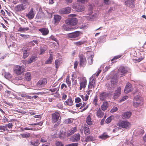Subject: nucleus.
<instances>
[{
  "label": "nucleus",
  "mask_w": 146,
  "mask_h": 146,
  "mask_svg": "<svg viewBox=\"0 0 146 146\" xmlns=\"http://www.w3.org/2000/svg\"><path fill=\"white\" fill-rule=\"evenodd\" d=\"M25 7L22 4H21L16 6L15 8V10L17 11H20L24 10Z\"/></svg>",
  "instance_id": "17"
},
{
  "label": "nucleus",
  "mask_w": 146,
  "mask_h": 146,
  "mask_svg": "<svg viewBox=\"0 0 146 146\" xmlns=\"http://www.w3.org/2000/svg\"><path fill=\"white\" fill-rule=\"evenodd\" d=\"M80 134L78 133L72 136L70 139L72 142H77L80 140Z\"/></svg>",
  "instance_id": "8"
},
{
  "label": "nucleus",
  "mask_w": 146,
  "mask_h": 146,
  "mask_svg": "<svg viewBox=\"0 0 146 146\" xmlns=\"http://www.w3.org/2000/svg\"><path fill=\"white\" fill-rule=\"evenodd\" d=\"M49 39L50 40H52L55 41L56 42H57V40L56 38L53 35H51L49 37Z\"/></svg>",
  "instance_id": "54"
},
{
  "label": "nucleus",
  "mask_w": 146,
  "mask_h": 146,
  "mask_svg": "<svg viewBox=\"0 0 146 146\" xmlns=\"http://www.w3.org/2000/svg\"><path fill=\"white\" fill-rule=\"evenodd\" d=\"M117 81L116 79L112 78L111 81V83L108 87L109 90H113L117 84Z\"/></svg>",
  "instance_id": "7"
},
{
  "label": "nucleus",
  "mask_w": 146,
  "mask_h": 146,
  "mask_svg": "<svg viewBox=\"0 0 146 146\" xmlns=\"http://www.w3.org/2000/svg\"><path fill=\"white\" fill-rule=\"evenodd\" d=\"M118 72L119 73H121V75H124L127 72L126 70H125V67L123 66H120L119 69H118ZM122 76H121L120 77H122Z\"/></svg>",
  "instance_id": "21"
},
{
  "label": "nucleus",
  "mask_w": 146,
  "mask_h": 146,
  "mask_svg": "<svg viewBox=\"0 0 146 146\" xmlns=\"http://www.w3.org/2000/svg\"><path fill=\"white\" fill-rule=\"evenodd\" d=\"M64 104L66 106H72L73 104V102L72 100V98L70 97L67 100L65 101L64 103Z\"/></svg>",
  "instance_id": "27"
},
{
  "label": "nucleus",
  "mask_w": 146,
  "mask_h": 146,
  "mask_svg": "<svg viewBox=\"0 0 146 146\" xmlns=\"http://www.w3.org/2000/svg\"><path fill=\"white\" fill-rule=\"evenodd\" d=\"M109 106V104L107 102H104L102 105L101 106L102 109L103 111H105L106 110Z\"/></svg>",
  "instance_id": "26"
},
{
  "label": "nucleus",
  "mask_w": 146,
  "mask_h": 146,
  "mask_svg": "<svg viewBox=\"0 0 146 146\" xmlns=\"http://www.w3.org/2000/svg\"><path fill=\"white\" fill-rule=\"evenodd\" d=\"M121 56L120 55H119L116 56H115L111 60V61H112L115 60L117 59L118 58H120L121 57Z\"/></svg>",
  "instance_id": "61"
},
{
  "label": "nucleus",
  "mask_w": 146,
  "mask_h": 146,
  "mask_svg": "<svg viewBox=\"0 0 146 146\" xmlns=\"http://www.w3.org/2000/svg\"><path fill=\"white\" fill-rule=\"evenodd\" d=\"M80 96L83 100L85 101H87L89 98V96L87 94H86L85 96H83V95H80Z\"/></svg>",
  "instance_id": "46"
},
{
  "label": "nucleus",
  "mask_w": 146,
  "mask_h": 146,
  "mask_svg": "<svg viewBox=\"0 0 146 146\" xmlns=\"http://www.w3.org/2000/svg\"><path fill=\"white\" fill-rule=\"evenodd\" d=\"M23 53V57L24 59L27 57L29 54V52Z\"/></svg>",
  "instance_id": "63"
},
{
  "label": "nucleus",
  "mask_w": 146,
  "mask_h": 146,
  "mask_svg": "<svg viewBox=\"0 0 146 146\" xmlns=\"http://www.w3.org/2000/svg\"><path fill=\"white\" fill-rule=\"evenodd\" d=\"M131 115V112H126L124 113L122 115V117L124 119H127L129 118Z\"/></svg>",
  "instance_id": "22"
},
{
  "label": "nucleus",
  "mask_w": 146,
  "mask_h": 146,
  "mask_svg": "<svg viewBox=\"0 0 146 146\" xmlns=\"http://www.w3.org/2000/svg\"><path fill=\"white\" fill-rule=\"evenodd\" d=\"M29 0H19V1L20 2L24 4H28L29 3Z\"/></svg>",
  "instance_id": "62"
},
{
  "label": "nucleus",
  "mask_w": 146,
  "mask_h": 146,
  "mask_svg": "<svg viewBox=\"0 0 146 146\" xmlns=\"http://www.w3.org/2000/svg\"><path fill=\"white\" fill-rule=\"evenodd\" d=\"M86 42L84 40H80L74 42V44L76 46H80L82 44H84Z\"/></svg>",
  "instance_id": "34"
},
{
  "label": "nucleus",
  "mask_w": 146,
  "mask_h": 146,
  "mask_svg": "<svg viewBox=\"0 0 146 146\" xmlns=\"http://www.w3.org/2000/svg\"><path fill=\"white\" fill-rule=\"evenodd\" d=\"M86 54L88 55H90L88 58V62L90 65H92L93 64V58L94 56V54L92 51H88L86 52Z\"/></svg>",
  "instance_id": "10"
},
{
  "label": "nucleus",
  "mask_w": 146,
  "mask_h": 146,
  "mask_svg": "<svg viewBox=\"0 0 146 146\" xmlns=\"http://www.w3.org/2000/svg\"><path fill=\"white\" fill-rule=\"evenodd\" d=\"M60 116L59 113L57 111H56L52 114V121L53 123H55L57 122Z\"/></svg>",
  "instance_id": "11"
},
{
  "label": "nucleus",
  "mask_w": 146,
  "mask_h": 146,
  "mask_svg": "<svg viewBox=\"0 0 146 146\" xmlns=\"http://www.w3.org/2000/svg\"><path fill=\"white\" fill-rule=\"evenodd\" d=\"M96 78H94L92 80H90L88 86L89 89L94 88L96 86Z\"/></svg>",
  "instance_id": "16"
},
{
  "label": "nucleus",
  "mask_w": 146,
  "mask_h": 146,
  "mask_svg": "<svg viewBox=\"0 0 146 146\" xmlns=\"http://www.w3.org/2000/svg\"><path fill=\"white\" fill-rule=\"evenodd\" d=\"M8 128H9V123L6 124L5 126H0V129L1 130L4 131H7V132L9 131Z\"/></svg>",
  "instance_id": "32"
},
{
  "label": "nucleus",
  "mask_w": 146,
  "mask_h": 146,
  "mask_svg": "<svg viewBox=\"0 0 146 146\" xmlns=\"http://www.w3.org/2000/svg\"><path fill=\"white\" fill-rule=\"evenodd\" d=\"M82 34L81 32L76 31L74 32L67 34V37L68 38L74 39L78 37L81 34Z\"/></svg>",
  "instance_id": "3"
},
{
  "label": "nucleus",
  "mask_w": 146,
  "mask_h": 146,
  "mask_svg": "<svg viewBox=\"0 0 146 146\" xmlns=\"http://www.w3.org/2000/svg\"><path fill=\"white\" fill-rule=\"evenodd\" d=\"M79 59V65L80 67H84L87 63V61L86 57L82 54L78 56Z\"/></svg>",
  "instance_id": "2"
},
{
  "label": "nucleus",
  "mask_w": 146,
  "mask_h": 146,
  "mask_svg": "<svg viewBox=\"0 0 146 146\" xmlns=\"http://www.w3.org/2000/svg\"><path fill=\"white\" fill-rule=\"evenodd\" d=\"M87 80L85 77L83 78L80 82V90H81L82 88H86L87 84Z\"/></svg>",
  "instance_id": "12"
},
{
  "label": "nucleus",
  "mask_w": 146,
  "mask_h": 146,
  "mask_svg": "<svg viewBox=\"0 0 146 146\" xmlns=\"http://www.w3.org/2000/svg\"><path fill=\"white\" fill-rule=\"evenodd\" d=\"M81 101V99L78 97L76 98L75 99V102L76 103H78Z\"/></svg>",
  "instance_id": "58"
},
{
  "label": "nucleus",
  "mask_w": 146,
  "mask_h": 146,
  "mask_svg": "<svg viewBox=\"0 0 146 146\" xmlns=\"http://www.w3.org/2000/svg\"><path fill=\"white\" fill-rule=\"evenodd\" d=\"M128 98V97L127 96H125L123 97L119 101L120 102H121L125 100Z\"/></svg>",
  "instance_id": "51"
},
{
  "label": "nucleus",
  "mask_w": 146,
  "mask_h": 146,
  "mask_svg": "<svg viewBox=\"0 0 146 146\" xmlns=\"http://www.w3.org/2000/svg\"><path fill=\"white\" fill-rule=\"evenodd\" d=\"M109 93L106 92H103L99 95V98L101 100L104 101L106 100L109 97Z\"/></svg>",
  "instance_id": "9"
},
{
  "label": "nucleus",
  "mask_w": 146,
  "mask_h": 146,
  "mask_svg": "<svg viewBox=\"0 0 146 146\" xmlns=\"http://www.w3.org/2000/svg\"><path fill=\"white\" fill-rule=\"evenodd\" d=\"M117 125L123 128L127 129L130 127V123L127 120H120L118 122Z\"/></svg>",
  "instance_id": "1"
},
{
  "label": "nucleus",
  "mask_w": 146,
  "mask_h": 146,
  "mask_svg": "<svg viewBox=\"0 0 146 146\" xmlns=\"http://www.w3.org/2000/svg\"><path fill=\"white\" fill-rule=\"evenodd\" d=\"M49 57L48 59L45 61V63L46 64H51L53 60V55L51 54H49Z\"/></svg>",
  "instance_id": "24"
},
{
  "label": "nucleus",
  "mask_w": 146,
  "mask_h": 146,
  "mask_svg": "<svg viewBox=\"0 0 146 146\" xmlns=\"http://www.w3.org/2000/svg\"><path fill=\"white\" fill-rule=\"evenodd\" d=\"M66 82L68 86H70L71 85V81L70 79V76H68L66 79Z\"/></svg>",
  "instance_id": "42"
},
{
  "label": "nucleus",
  "mask_w": 146,
  "mask_h": 146,
  "mask_svg": "<svg viewBox=\"0 0 146 146\" xmlns=\"http://www.w3.org/2000/svg\"><path fill=\"white\" fill-rule=\"evenodd\" d=\"M121 94V91L120 87H118L117 90L115 91V93L114 94L113 98L116 100L120 96Z\"/></svg>",
  "instance_id": "13"
},
{
  "label": "nucleus",
  "mask_w": 146,
  "mask_h": 146,
  "mask_svg": "<svg viewBox=\"0 0 146 146\" xmlns=\"http://www.w3.org/2000/svg\"><path fill=\"white\" fill-rule=\"evenodd\" d=\"M24 68L22 66H16L14 69V73L17 75H19L21 74L25 71Z\"/></svg>",
  "instance_id": "4"
},
{
  "label": "nucleus",
  "mask_w": 146,
  "mask_h": 146,
  "mask_svg": "<svg viewBox=\"0 0 146 146\" xmlns=\"http://www.w3.org/2000/svg\"><path fill=\"white\" fill-rule=\"evenodd\" d=\"M25 79L27 81H29L31 80V74L29 72H27L25 76Z\"/></svg>",
  "instance_id": "33"
},
{
  "label": "nucleus",
  "mask_w": 146,
  "mask_h": 146,
  "mask_svg": "<svg viewBox=\"0 0 146 146\" xmlns=\"http://www.w3.org/2000/svg\"><path fill=\"white\" fill-rule=\"evenodd\" d=\"M40 31L43 35H46L48 33L49 31L48 29L46 28H43L39 29Z\"/></svg>",
  "instance_id": "30"
},
{
  "label": "nucleus",
  "mask_w": 146,
  "mask_h": 146,
  "mask_svg": "<svg viewBox=\"0 0 146 146\" xmlns=\"http://www.w3.org/2000/svg\"><path fill=\"white\" fill-rule=\"evenodd\" d=\"M132 85L129 83H127L124 89V92L125 93L129 92L131 90Z\"/></svg>",
  "instance_id": "19"
},
{
  "label": "nucleus",
  "mask_w": 146,
  "mask_h": 146,
  "mask_svg": "<svg viewBox=\"0 0 146 146\" xmlns=\"http://www.w3.org/2000/svg\"><path fill=\"white\" fill-rule=\"evenodd\" d=\"M75 9L77 11L80 12L84 10V7L82 5H78L76 6Z\"/></svg>",
  "instance_id": "28"
},
{
  "label": "nucleus",
  "mask_w": 146,
  "mask_h": 146,
  "mask_svg": "<svg viewBox=\"0 0 146 146\" xmlns=\"http://www.w3.org/2000/svg\"><path fill=\"white\" fill-rule=\"evenodd\" d=\"M42 14L41 13H38L36 16V19H40L42 18Z\"/></svg>",
  "instance_id": "57"
},
{
  "label": "nucleus",
  "mask_w": 146,
  "mask_h": 146,
  "mask_svg": "<svg viewBox=\"0 0 146 146\" xmlns=\"http://www.w3.org/2000/svg\"><path fill=\"white\" fill-rule=\"evenodd\" d=\"M96 15L94 14V15L90 16L88 18V19L90 21H92L96 19Z\"/></svg>",
  "instance_id": "41"
},
{
  "label": "nucleus",
  "mask_w": 146,
  "mask_h": 146,
  "mask_svg": "<svg viewBox=\"0 0 146 146\" xmlns=\"http://www.w3.org/2000/svg\"><path fill=\"white\" fill-rule=\"evenodd\" d=\"M86 121L88 125H92V122L91 121V117L90 115H89L87 117Z\"/></svg>",
  "instance_id": "35"
},
{
  "label": "nucleus",
  "mask_w": 146,
  "mask_h": 146,
  "mask_svg": "<svg viewBox=\"0 0 146 146\" xmlns=\"http://www.w3.org/2000/svg\"><path fill=\"white\" fill-rule=\"evenodd\" d=\"M47 82V80L45 78H44L41 80L38 81L37 84L39 86L43 85L46 84Z\"/></svg>",
  "instance_id": "29"
},
{
  "label": "nucleus",
  "mask_w": 146,
  "mask_h": 146,
  "mask_svg": "<svg viewBox=\"0 0 146 146\" xmlns=\"http://www.w3.org/2000/svg\"><path fill=\"white\" fill-rule=\"evenodd\" d=\"M77 131V128L75 127H73L67 132V135L68 136H70L73 134Z\"/></svg>",
  "instance_id": "23"
},
{
  "label": "nucleus",
  "mask_w": 146,
  "mask_h": 146,
  "mask_svg": "<svg viewBox=\"0 0 146 146\" xmlns=\"http://www.w3.org/2000/svg\"><path fill=\"white\" fill-rule=\"evenodd\" d=\"M29 29L28 27H20L18 30V31L25 32Z\"/></svg>",
  "instance_id": "40"
},
{
  "label": "nucleus",
  "mask_w": 146,
  "mask_h": 146,
  "mask_svg": "<svg viewBox=\"0 0 146 146\" xmlns=\"http://www.w3.org/2000/svg\"><path fill=\"white\" fill-rule=\"evenodd\" d=\"M94 137L92 136H87L86 137L85 139V141L86 142H88L89 141H94Z\"/></svg>",
  "instance_id": "38"
},
{
  "label": "nucleus",
  "mask_w": 146,
  "mask_h": 146,
  "mask_svg": "<svg viewBox=\"0 0 146 146\" xmlns=\"http://www.w3.org/2000/svg\"><path fill=\"white\" fill-rule=\"evenodd\" d=\"M71 10L70 7H68L66 8L63 9L59 11V12L60 14H68L70 13Z\"/></svg>",
  "instance_id": "15"
},
{
  "label": "nucleus",
  "mask_w": 146,
  "mask_h": 146,
  "mask_svg": "<svg viewBox=\"0 0 146 146\" xmlns=\"http://www.w3.org/2000/svg\"><path fill=\"white\" fill-rule=\"evenodd\" d=\"M97 102L98 98L97 96H96L94 99L93 104L95 106H97L98 105Z\"/></svg>",
  "instance_id": "50"
},
{
  "label": "nucleus",
  "mask_w": 146,
  "mask_h": 146,
  "mask_svg": "<svg viewBox=\"0 0 146 146\" xmlns=\"http://www.w3.org/2000/svg\"><path fill=\"white\" fill-rule=\"evenodd\" d=\"M22 50L23 53L28 52L27 51H28V48L27 47H23Z\"/></svg>",
  "instance_id": "59"
},
{
  "label": "nucleus",
  "mask_w": 146,
  "mask_h": 146,
  "mask_svg": "<svg viewBox=\"0 0 146 146\" xmlns=\"http://www.w3.org/2000/svg\"><path fill=\"white\" fill-rule=\"evenodd\" d=\"M83 129L84 132L86 134L87 133L88 134H89L90 133V130L88 126H87L86 127H85Z\"/></svg>",
  "instance_id": "36"
},
{
  "label": "nucleus",
  "mask_w": 146,
  "mask_h": 146,
  "mask_svg": "<svg viewBox=\"0 0 146 146\" xmlns=\"http://www.w3.org/2000/svg\"><path fill=\"white\" fill-rule=\"evenodd\" d=\"M109 136L108 135L104 133L103 134L99 136V138L105 140Z\"/></svg>",
  "instance_id": "45"
},
{
  "label": "nucleus",
  "mask_w": 146,
  "mask_h": 146,
  "mask_svg": "<svg viewBox=\"0 0 146 146\" xmlns=\"http://www.w3.org/2000/svg\"><path fill=\"white\" fill-rule=\"evenodd\" d=\"M36 58L35 56H31L29 60L27 62V63L28 64H30L32 62L35 61L36 60Z\"/></svg>",
  "instance_id": "39"
},
{
  "label": "nucleus",
  "mask_w": 146,
  "mask_h": 146,
  "mask_svg": "<svg viewBox=\"0 0 146 146\" xmlns=\"http://www.w3.org/2000/svg\"><path fill=\"white\" fill-rule=\"evenodd\" d=\"M60 60L58 59L56 60L55 61V67L56 69H57L60 65Z\"/></svg>",
  "instance_id": "44"
},
{
  "label": "nucleus",
  "mask_w": 146,
  "mask_h": 146,
  "mask_svg": "<svg viewBox=\"0 0 146 146\" xmlns=\"http://www.w3.org/2000/svg\"><path fill=\"white\" fill-rule=\"evenodd\" d=\"M136 100H135V99H133V106L135 107H139V106H141L142 105L140 104V103H138L137 102H137L136 101Z\"/></svg>",
  "instance_id": "47"
},
{
  "label": "nucleus",
  "mask_w": 146,
  "mask_h": 146,
  "mask_svg": "<svg viewBox=\"0 0 146 146\" xmlns=\"http://www.w3.org/2000/svg\"><path fill=\"white\" fill-rule=\"evenodd\" d=\"M111 121V118L110 117H108L106 120V123H109Z\"/></svg>",
  "instance_id": "64"
},
{
  "label": "nucleus",
  "mask_w": 146,
  "mask_h": 146,
  "mask_svg": "<svg viewBox=\"0 0 146 146\" xmlns=\"http://www.w3.org/2000/svg\"><path fill=\"white\" fill-rule=\"evenodd\" d=\"M30 143L32 145L36 146H38L39 144V141L38 140H37L35 141H31Z\"/></svg>",
  "instance_id": "43"
},
{
  "label": "nucleus",
  "mask_w": 146,
  "mask_h": 146,
  "mask_svg": "<svg viewBox=\"0 0 146 146\" xmlns=\"http://www.w3.org/2000/svg\"><path fill=\"white\" fill-rule=\"evenodd\" d=\"M46 50V48H43L42 47L40 48V54H43Z\"/></svg>",
  "instance_id": "55"
},
{
  "label": "nucleus",
  "mask_w": 146,
  "mask_h": 146,
  "mask_svg": "<svg viewBox=\"0 0 146 146\" xmlns=\"http://www.w3.org/2000/svg\"><path fill=\"white\" fill-rule=\"evenodd\" d=\"M63 29L66 31H71L73 30L77 29L78 27L77 26H68V25L64 24L62 26Z\"/></svg>",
  "instance_id": "14"
},
{
  "label": "nucleus",
  "mask_w": 146,
  "mask_h": 146,
  "mask_svg": "<svg viewBox=\"0 0 146 146\" xmlns=\"http://www.w3.org/2000/svg\"><path fill=\"white\" fill-rule=\"evenodd\" d=\"M35 14L34 12L33 9L31 8L28 13L26 16L30 19H33L34 17Z\"/></svg>",
  "instance_id": "18"
},
{
  "label": "nucleus",
  "mask_w": 146,
  "mask_h": 146,
  "mask_svg": "<svg viewBox=\"0 0 146 146\" xmlns=\"http://www.w3.org/2000/svg\"><path fill=\"white\" fill-rule=\"evenodd\" d=\"M143 58L142 57L140 58H138V59H133V61L135 62H139L143 60Z\"/></svg>",
  "instance_id": "52"
},
{
  "label": "nucleus",
  "mask_w": 146,
  "mask_h": 146,
  "mask_svg": "<svg viewBox=\"0 0 146 146\" xmlns=\"http://www.w3.org/2000/svg\"><path fill=\"white\" fill-rule=\"evenodd\" d=\"M61 19V17L58 15H54V24L55 25H57L60 21Z\"/></svg>",
  "instance_id": "20"
},
{
  "label": "nucleus",
  "mask_w": 146,
  "mask_h": 146,
  "mask_svg": "<svg viewBox=\"0 0 146 146\" xmlns=\"http://www.w3.org/2000/svg\"><path fill=\"white\" fill-rule=\"evenodd\" d=\"M56 146H64V144L61 142L57 141L55 143ZM65 146H66V145Z\"/></svg>",
  "instance_id": "49"
},
{
  "label": "nucleus",
  "mask_w": 146,
  "mask_h": 146,
  "mask_svg": "<svg viewBox=\"0 0 146 146\" xmlns=\"http://www.w3.org/2000/svg\"><path fill=\"white\" fill-rule=\"evenodd\" d=\"M104 115V113L101 110L100 108H99L97 112V116L98 118H101L103 117Z\"/></svg>",
  "instance_id": "31"
},
{
  "label": "nucleus",
  "mask_w": 146,
  "mask_h": 146,
  "mask_svg": "<svg viewBox=\"0 0 146 146\" xmlns=\"http://www.w3.org/2000/svg\"><path fill=\"white\" fill-rule=\"evenodd\" d=\"M125 5L127 7L131 8H134L135 7V0H125Z\"/></svg>",
  "instance_id": "6"
},
{
  "label": "nucleus",
  "mask_w": 146,
  "mask_h": 146,
  "mask_svg": "<svg viewBox=\"0 0 146 146\" xmlns=\"http://www.w3.org/2000/svg\"><path fill=\"white\" fill-rule=\"evenodd\" d=\"M133 99H135L136 102L139 103L140 104L142 105L143 103V101L142 98H141L139 95H137Z\"/></svg>",
  "instance_id": "25"
},
{
  "label": "nucleus",
  "mask_w": 146,
  "mask_h": 146,
  "mask_svg": "<svg viewBox=\"0 0 146 146\" xmlns=\"http://www.w3.org/2000/svg\"><path fill=\"white\" fill-rule=\"evenodd\" d=\"M78 143H74L66 145V146H78Z\"/></svg>",
  "instance_id": "56"
},
{
  "label": "nucleus",
  "mask_w": 146,
  "mask_h": 146,
  "mask_svg": "<svg viewBox=\"0 0 146 146\" xmlns=\"http://www.w3.org/2000/svg\"><path fill=\"white\" fill-rule=\"evenodd\" d=\"M21 129L22 131H23L25 130H34V129L33 128H29L27 127L24 128H21Z\"/></svg>",
  "instance_id": "53"
},
{
  "label": "nucleus",
  "mask_w": 146,
  "mask_h": 146,
  "mask_svg": "<svg viewBox=\"0 0 146 146\" xmlns=\"http://www.w3.org/2000/svg\"><path fill=\"white\" fill-rule=\"evenodd\" d=\"M22 137L23 138H28L30 136V134L28 133L27 134L23 133L21 135Z\"/></svg>",
  "instance_id": "48"
},
{
  "label": "nucleus",
  "mask_w": 146,
  "mask_h": 146,
  "mask_svg": "<svg viewBox=\"0 0 146 146\" xmlns=\"http://www.w3.org/2000/svg\"><path fill=\"white\" fill-rule=\"evenodd\" d=\"M73 120V119L72 118L66 119H65L64 122L65 123L69 124L72 123Z\"/></svg>",
  "instance_id": "37"
},
{
  "label": "nucleus",
  "mask_w": 146,
  "mask_h": 146,
  "mask_svg": "<svg viewBox=\"0 0 146 146\" xmlns=\"http://www.w3.org/2000/svg\"><path fill=\"white\" fill-rule=\"evenodd\" d=\"M117 107H113L112 109L111 110L110 112L111 113H113L117 111Z\"/></svg>",
  "instance_id": "60"
},
{
  "label": "nucleus",
  "mask_w": 146,
  "mask_h": 146,
  "mask_svg": "<svg viewBox=\"0 0 146 146\" xmlns=\"http://www.w3.org/2000/svg\"><path fill=\"white\" fill-rule=\"evenodd\" d=\"M78 20L75 18L69 19L66 21V23L70 26H76L75 25L77 24Z\"/></svg>",
  "instance_id": "5"
}]
</instances>
